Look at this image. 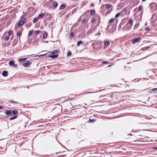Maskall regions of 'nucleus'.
Here are the masks:
<instances>
[{
    "label": "nucleus",
    "mask_w": 157,
    "mask_h": 157,
    "mask_svg": "<svg viewBox=\"0 0 157 157\" xmlns=\"http://www.w3.org/2000/svg\"><path fill=\"white\" fill-rule=\"evenodd\" d=\"M27 59V58H21L19 59L20 62L23 61L24 60H25Z\"/></svg>",
    "instance_id": "25"
},
{
    "label": "nucleus",
    "mask_w": 157,
    "mask_h": 157,
    "mask_svg": "<svg viewBox=\"0 0 157 157\" xmlns=\"http://www.w3.org/2000/svg\"><path fill=\"white\" fill-rule=\"evenodd\" d=\"M45 42L46 43H48V41H45Z\"/></svg>",
    "instance_id": "51"
},
{
    "label": "nucleus",
    "mask_w": 157,
    "mask_h": 157,
    "mask_svg": "<svg viewBox=\"0 0 157 157\" xmlns=\"http://www.w3.org/2000/svg\"><path fill=\"white\" fill-rule=\"evenodd\" d=\"M155 15H152V18H153V17L154 16H155Z\"/></svg>",
    "instance_id": "47"
},
{
    "label": "nucleus",
    "mask_w": 157,
    "mask_h": 157,
    "mask_svg": "<svg viewBox=\"0 0 157 157\" xmlns=\"http://www.w3.org/2000/svg\"><path fill=\"white\" fill-rule=\"evenodd\" d=\"M17 117V116H16L13 117H11L10 118V120L11 121L12 120H13L14 119L16 118Z\"/></svg>",
    "instance_id": "27"
},
{
    "label": "nucleus",
    "mask_w": 157,
    "mask_h": 157,
    "mask_svg": "<svg viewBox=\"0 0 157 157\" xmlns=\"http://www.w3.org/2000/svg\"><path fill=\"white\" fill-rule=\"evenodd\" d=\"M38 18L37 17L33 19V23H35L38 20Z\"/></svg>",
    "instance_id": "17"
},
{
    "label": "nucleus",
    "mask_w": 157,
    "mask_h": 157,
    "mask_svg": "<svg viewBox=\"0 0 157 157\" xmlns=\"http://www.w3.org/2000/svg\"><path fill=\"white\" fill-rule=\"evenodd\" d=\"M14 62L13 61H11L9 62V64L10 66H13L14 65Z\"/></svg>",
    "instance_id": "18"
},
{
    "label": "nucleus",
    "mask_w": 157,
    "mask_h": 157,
    "mask_svg": "<svg viewBox=\"0 0 157 157\" xmlns=\"http://www.w3.org/2000/svg\"><path fill=\"white\" fill-rule=\"evenodd\" d=\"M140 40V38H137L135 39H133L132 40V42L133 44H135L139 42Z\"/></svg>",
    "instance_id": "5"
},
{
    "label": "nucleus",
    "mask_w": 157,
    "mask_h": 157,
    "mask_svg": "<svg viewBox=\"0 0 157 157\" xmlns=\"http://www.w3.org/2000/svg\"><path fill=\"white\" fill-rule=\"evenodd\" d=\"M139 23H136L135 25L134 29H137V28L139 26Z\"/></svg>",
    "instance_id": "20"
},
{
    "label": "nucleus",
    "mask_w": 157,
    "mask_h": 157,
    "mask_svg": "<svg viewBox=\"0 0 157 157\" xmlns=\"http://www.w3.org/2000/svg\"><path fill=\"white\" fill-rule=\"evenodd\" d=\"M21 35V33L20 32H18L17 33V37H20Z\"/></svg>",
    "instance_id": "28"
},
{
    "label": "nucleus",
    "mask_w": 157,
    "mask_h": 157,
    "mask_svg": "<svg viewBox=\"0 0 157 157\" xmlns=\"http://www.w3.org/2000/svg\"><path fill=\"white\" fill-rule=\"evenodd\" d=\"M112 5L109 4H107L105 5V8L107 9H108Z\"/></svg>",
    "instance_id": "15"
},
{
    "label": "nucleus",
    "mask_w": 157,
    "mask_h": 157,
    "mask_svg": "<svg viewBox=\"0 0 157 157\" xmlns=\"http://www.w3.org/2000/svg\"><path fill=\"white\" fill-rule=\"evenodd\" d=\"M154 149L157 150V147H155L154 148Z\"/></svg>",
    "instance_id": "50"
},
{
    "label": "nucleus",
    "mask_w": 157,
    "mask_h": 157,
    "mask_svg": "<svg viewBox=\"0 0 157 157\" xmlns=\"http://www.w3.org/2000/svg\"><path fill=\"white\" fill-rule=\"evenodd\" d=\"M12 111L10 110H6L5 112V113L6 115H9L10 116H12Z\"/></svg>",
    "instance_id": "4"
},
{
    "label": "nucleus",
    "mask_w": 157,
    "mask_h": 157,
    "mask_svg": "<svg viewBox=\"0 0 157 157\" xmlns=\"http://www.w3.org/2000/svg\"><path fill=\"white\" fill-rule=\"evenodd\" d=\"M48 56L53 59H56L58 56V55L56 54L53 55L49 54L48 55Z\"/></svg>",
    "instance_id": "6"
},
{
    "label": "nucleus",
    "mask_w": 157,
    "mask_h": 157,
    "mask_svg": "<svg viewBox=\"0 0 157 157\" xmlns=\"http://www.w3.org/2000/svg\"><path fill=\"white\" fill-rule=\"evenodd\" d=\"M2 111H0V112H2Z\"/></svg>",
    "instance_id": "57"
},
{
    "label": "nucleus",
    "mask_w": 157,
    "mask_h": 157,
    "mask_svg": "<svg viewBox=\"0 0 157 157\" xmlns=\"http://www.w3.org/2000/svg\"><path fill=\"white\" fill-rule=\"evenodd\" d=\"M95 13V11L94 10H92L91 11L90 14L91 15H94Z\"/></svg>",
    "instance_id": "21"
},
{
    "label": "nucleus",
    "mask_w": 157,
    "mask_h": 157,
    "mask_svg": "<svg viewBox=\"0 0 157 157\" xmlns=\"http://www.w3.org/2000/svg\"><path fill=\"white\" fill-rule=\"evenodd\" d=\"M31 64V63L29 61H27L26 63H24L23 65L25 67H29Z\"/></svg>",
    "instance_id": "3"
},
{
    "label": "nucleus",
    "mask_w": 157,
    "mask_h": 157,
    "mask_svg": "<svg viewBox=\"0 0 157 157\" xmlns=\"http://www.w3.org/2000/svg\"><path fill=\"white\" fill-rule=\"evenodd\" d=\"M86 4V3H82V4H81V6L82 7H83Z\"/></svg>",
    "instance_id": "41"
},
{
    "label": "nucleus",
    "mask_w": 157,
    "mask_h": 157,
    "mask_svg": "<svg viewBox=\"0 0 157 157\" xmlns=\"http://www.w3.org/2000/svg\"><path fill=\"white\" fill-rule=\"evenodd\" d=\"M146 0H142V2H144Z\"/></svg>",
    "instance_id": "48"
},
{
    "label": "nucleus",
    "mask_w": 157,
    "mask_h": 157,
    "mask_svg": "<svg viewBox=\"0 0 157 157\" xmlns=\"http://www.w3.org/2000/svg\"><path fill=\"white\" fill-rule=\"evenodd\" d=\"M120 14H121V13H118L115 15V18H117L120 15Z\"/></svg>",
    "instance_id": "26"
},
{
    "label": "nucleus",
    "mask_w": 157,
    "mask_h": 157,
    "mask_svg": "<svg viewBox=\"0 0 157 157\" xmlns=\"http://www.w3.org/2000/svg\"><path fill=\"white\" fill-rule=\"evenodd\" d=\"M74 35V33L73 32H72L70 35V36L71 37H72Z\"/></svg>",
    "instance_id": "37"
},
{
    "label": "nucleus",
    "mask_w": 157,
    "mask_h": 157,
    "mask_svg": "<svg viewBox=\"0 0 157 157\" xmlns=\"http://www.w3.org/2000/svg\"><path fill=\"white\" fill-rule=\"evenodd\" d=\"M71 52H68L67 53V56H70L71 55Z\"/></svg>",
    "instance_id": "36"
},
{
    "label": "nucleus",
    "mask_w": 157,
    "mask_h": 157,
    "mask_svg": "<svg viewBox=\"0 0 157 157\" xmlns=\"http://www.w3.org/2000/svg\"><path fill=\"white\" fill-rule=\"evenodd\" d=\"M114 19L113 18V19H111L109 21V22L110 23H112L113 21H114Z\"/></svg>",
    "instance_id": "32"
},
{
    "label": "nucleus",
    "mask_w": 157,
    "mask_h": 157,
    "mask_svg": "<svg viewBox=\"0 0 157 157\" xmlns=\"http://www.w3.org/2000/svg\"><path fill=\"white\" fill-rule=\"evenodd\" d=\"M2 75L4 77H6L8 75V72L6 71H4L2 73Z\"/></svg>",
    "instance_id": "8"
},
{
    "label": "nucleus",
    "mask_w": 157,
    "mask_h": 157,
    "mask_svg": "<svg viewBox=\"0 0 157 157\" xmlns=\"http://www.w3.org/2000/svg\"><path fill=\"white\" fill-rule=\"evenodd\" d=\"M82 43V40H80L78 41L77 43V46L78 47L79 45Z\"/></svg>",
    "instance_id": "22"
},
{
    "label": "nucleus",
    "mask_w": 157,
    "mask_h": 157,
    "mask_svg": "<svg viewBox=\"0 0 157 157\" xmlns=\"http://www.w3.org/2000/svg\"><path fill=\"white\" fill-rule=\"evenodd\" d=\"M149 48H150V47L147 46L146 47H145L143 48H142V49L143 50H147L149 49Z\"/></svg>",
    "instance_id": "19"
},
{
    "label": "nucleus",
    "mask_w": 157,
    "mask_h": 157,
    "mask_svg": "<svg viewBox=\"0 0 157 157\" xmlns=\"http://www.w3.org/2000/svg\"><path fill=\"white\" fill-rule=\"evenodd\" d=\"M13 66L16 67L17 66V65L14 64V65H13Z\"/></svg>",
    "instance_id": "46"
},
{
    "label": "nucleus",
    "mask_w": 157,
    "mask_h": 157,
    "mask_svg": "<svg viewBox=\"0 0 157 157\" xmlns=\"http://www.w3.org/2000/svg\"><path fill=\"white\" fill-rule=\"evenodd\" d=\"M65 7V5L64 4H62L59 8V9L62 10L64 9Z\"/></svg>",
    "instance_id": "16"
},
{
    "label": "nucleus",
    "mask_w": 157,
    "mask_h": 157,
    "mask_svg": "<svg viewBox=\"0 0 157 157\" xmlns=\"http://www.w3.org/2000/svg\"><path fill=\"white\" fill-rule=\"evenodd\" d=\"M100 34H101V33L99 32V33H98L96 34H95V36H97L98 35Z\"/></svg>",
    "instance_id": "44"
},
{
    "label": "nucleus",
    "mask_w": 157,
    "mask_h": 157,
    "mask_svg": "<svg viewBox=\"0 0 157 157\" xmlns=\"http://www.w3.org/2000/svg\"><path fill=\"white\" fill-rule=\"evenodd\" d=\"M142 6H139L138 9V12L142 10Z\"/></svg>",
    "instance_id": "24"
},
{
    "label": "nucleus",
    "mask_w": 157,
    "mask_h": 157,
    "mask_svg": "<svg viewBox=\"0 0 157 157\" xmlns=\"http://www.w3.org/2000/svg\"><path fill=\"white\" fill-rule=\"evenodd\" d=\"M11 103H18L17 102H16V101H11Z\"/></svg>",
    "instance_id": "43"
},
{
    "label": "nucleus",
    "mask_w": 157,
    "mask_h": 157,
    "mask_svg": "<svg viewBox=\"0 0 157 157\" xmlns=\"http://www.w3.org/2000/svg\"><path fill=\"white\" fill-rule=\"evenodd\" d=\"M86 20L84 19L82 21V23L83 24H84L86 23Z\"/></svg>",
    "instance_id": "38"
},
{
    "label": "nucleus",
    "mask_w": 157,
    "mask_h": 157,
    "mask_svg": "<svg viewBox=\"0 0 157 157\" xmlns=\"http://www.w3.org/2000/svg\"><path fill=\"white\" fill-rule=\"evenodd\" d=\"M57 5L58 3L56 2H55L54 4H53V6L54 8H55L57 7Z\"/></svg>",
    "instance_id": "23"
},
{
    "label": "nucleus",
    "mask_w": 157,
    "mask_h": 157,
    "mask_svg": "<svg viewBox=\"0 0 157 157\" xmlns=\"http://www.w3.org/2000/svg\"><path fill=\"white\" fill-rule=\"evenodd\" d=\"M48 36V33H45L43 35V36L42 38L43 39H45Z\"/></svg>",
    "instance_id": "13"
},
{
    "label": "nucleus",
    "mask_w": 157,
    "mask_h": 157,
    "mask_svg": "<svg viewBox=\"0 0 157 157\" xmlns=\"http://www.w3.org/2000/svg\"><path fill=\"white\" fill-rule=\"evenodd\" d=\"M90 122H93L95 121V120L94 119L90 120Z\"/></svg>",
    "instance_id": "39"
},
{
    "label": "nucleus",
    "mask_w": 157,
    "mask_h": 157,
    "mask_svg": "<svg viewBox=\"0 0 157 157\" xmlns=\"http://www.w3.org/2000/svg\"><path fill=\"white\" fill-rule=\"evenodd\" d=\"M40 30H37L35 31V33L36 34H39L40 33Z\"/></svg>",
    "instance_id": "33"
},
{
    "label": "nucleus",
    "mask_w": 157,
    "mask_h": 157,
    "mask_svg": "<svg viewBox=\"0 0 157 157\" xmlns=\"http://www.w3.org/2000/svg\"><path fill=\"white\" fill-rule=\"evenodd\" d=\"M46 54H43V55H35V57H36V56H39V57H40V56H43L44 55H45Z\"/></svg>",
    "instance_id": "34"
},
{
    "label": "nucleus",
    "mask_w": 157,
    "mask_h": 157,
    "mask_svg": "<svg viewBox=\"0 0 157 157\" xmlns=\"http://www.w3.org/2000/svg\"><path fill=\"white\" fill-rule=\"evenodd\" d=\"M90 93H93L92 92H90Z\"/></svg>",
    "instance_id": "56"
},
{
    "label": "nucleus",
    "mask_w": 157,
    "mask_h": 157,
    "mask_svg": "<svg viewBox=\"0 0 157 157\" xmlns=\"http://www.w3.org/2000/svg\"><path fill=\"white\" fill-rule=\"evenodd\" d=\"M18 113V112L16 110L12 111V114L14 115L17 114Z\"/></svg>",
    "instance_id": "14"
},
{
    "label": "nucleus",
    "mask_w": 157,
    "mask_h": 157,
    "mask_svg": "<svg viewBox=\"0 0 157 157\" xmlns=\"http://www.w3.org/2000/svg\"><path fill=\"white\" fill-rule=\"evenodd\" d=\"M10 38V36H6L5 39V41H7Z\"/></svg>",
    "instance_id": "29"
},
{
    "label": "nucleus",
    "mask_w": 157,
    "mask_h": 157,
    "mask_svg": "<svg viewBox=\"0 0 157 157\" xmlns=\"http://www.w3.org/2000/svg\"><path fill=\"white\" fill-rule=\"evenodd\" d=\"M105 47H107L110 44V42L109 40H105L104 41Z\"/></svg>",
    "instance_id": "10"
},
{
    "label": "nucleus",
    "mask_w": 157,
    "mask_h": 157,
    "mask_svg": "<svg viewBox=\"0 0 157 157\" xmlns=\"http://www.w3.org/2000/svg\"><path fill=\"white\" fill-rule=\"evenodd\" d=\"M95 21H96V19L95 18L93 19L92 20V22L93 23Z\"/></svg>",
    "instance_id": "42"
},
{
    "label": "nucleus",
    "mask_w": 157,
    "mask_h": 157,
    "mask_svg": "<svg viewBox=\"0 0 157 157\" xmlns=\"http://www.w3.org/2000/svg\"><path fill=\"white\" fill-rule=\"evenodd\" d=\"M25 20L26 19L25 18H21V21L18 24V27H20L23 25L24 24Z\"/></svg>",
    "instance_id": "1"
},
{
    "label": "nucleus",
    "mask_w": 157,
    "mask_h": 157,
    "mask_svg": "<svg viewBox=\"0 0 157 157\" xmlns=\"http://www.w3.org/2000/svg\"><path fill=\"white\" fill-rule=\"evenodd\" d=\"M112 66V65H109L108 66V67H111Z\"/></svg>",
    "instance_id": "49"
},
{
    "label": "nucleus",
    "mask_w": 157,
    "mask_h": 157,
    "mask_svg": "<svg viewBox=\"0 0 157 157\" xmlns=\"http://www.w3.org/2000/svg\"><path fill=\"white\" fill-rule=\"evenodd\" d=\"M133 23V20L132 19H130L128 21V24L129 25L132 26Z\"/></svg>",
    "instance_id": "9"
},
{
    "label": "nucleus",
    "mask_w": 157,
    "mask_h": 157,
    "mask_svg": "<svg viewBox=\"0 0 157 157\" xmlns=\"http://www.w3.org/2000/svg\"><path fill=\"white\" fill-rule=\"evenodd\" d=\"M132 26L129 25L128 24H127L123 28L122 30L125 31L126 30H129Z\"/></svg>",
    "instance_id": "2"
},
{
    "label": "nucleus",
    "mask_w": 157,
    "mask_h": 157,
    "mask_svg": "<svg viewBox=\"0 0 157 157\" xmlns=\"http://www.w3.org/2000/svg\"><path fill=\"white\" fill-rule=\"evenodd\" d=\"M94 43L93 44H92V45H94Z\"/></svg>",
    "instance_id": "55"
},
{
    "label": "nucleus",
    "mask_w": 157,
    "mask_h": 157,
    "mask_svg": "<svg viewBox=\"0 0 157 157\" xmlns=\"http://www.w3.org/2000/svg\"><path fill=\"white\" fill-rule=\"evenodd\" d=\"M101 0H100V2H101Z\"/></svg>",
    "instance_id": "54"
},
{
    "label": "nucleus",
    "mask_w": 157,
    "mask_h": 157,
    "mask_svg": "<svg viewBox=\"0 0 157 157\" xmlns=\"http://www.w3.org/2000/svg\"><path fill=\"white\" fill-rule=\"evenodd\" d=\"M150 91L151 93H157V88L151 89Z\"/></svg>",
    "instance_id": "7"
},
{
    "label": "nucleus",
    "mask_w": 157,
    "mask_h": 157,
    "mask_svg": "<svg viewBox=\"0 0 157 157\" xmlns=\"http://www.w3.org/2000/svg\"><path fill=\"white\" fill-rule=\"evenodd\" d=\"M59 51L58 50H56L52 51L51 52V54H58Z\"/></svg>",
    "instance_id": "11"
},
{
    "label": "nucleus",
    "mask_w": 157,
    "mask_h": 157,
    "mask_svg": "<svg viewBox=\"0 0 157 157\" xmlns=\"http://www.w3.org/2000/svg\"><path fill=\"white\" fill-rule=\"evenodd\" d=\"M145 30L146 31L149 32L150 30V29L148 27H147L145 28Z\"/></svg>",
    "instance_id": "30"
},
{
    "label": "nucleus",
    "mask_w": 157,
    "mask_h": 157,
    "mask_svg": "<svg viewBox=\"0 0 157 157\" xmlns=\"http://www.w3.org/2000/svg\"><path fill=\"white\" fill-rule=\"evenodd\" d=\"M3 108V106H0V109H2Z\"/></svg>",
    "instance_id": "45"
},
{
    "label": "nucleus",
    "mask_w": 157,
    "mask_h": 157,
    "mask_svg": "<svg viewBox=\"0 0 157 157\" xmlns=\"http://www.w3.org/2000/svg\"><path fill=\"white\" fill-rule=\"evenodd\" d=\"M109 63L108 62L106 61H103L102 62V63L103 64H106V63Z\"/></svg>",
    "instance_id": "40"
},
{
    "label": "nucleus",
    "mask_w": 157,
    "mask_h": 157,
    "mask_svg": "<svg viewBox=\"0 0 157 157\" xmlns=\"http://www.w3.org/2000/svg\"><path fill=\"white\" fill-rule=\"evenodd\" d=\"M74 129V128H71V129Z\"/></svg>",
    "instance_id": "53"
},
{
    "label": "nucleus",
    "mask_w": 157,
    "mask_h": 157,
    "mask_svg": "<svg viewBox=\"0 0 157 157\" xmlns=\"http://www.w3.org/2000/svg\"><path fill=\"white\" fill-rule=\"evenodd\" d=\"M12 31H9L8 33V34L9 35H11L12 34Z\"/></svg>",
    "instance_id": "35"
},
{
    "label": "nucleus",
    "mask_w": 157,
    "mask_h": 157,
    "mask_svg": "<svg viewBox=\"0 0 157 157\" xmlns=\"http://www.w3.org/2000/svg\"><path fill=\"white\" fill-rule=\"evenodd\" d=\"M32 33L33 32L32 31H30L28 34V36H31L32 34Z\"/></svg>",
    "instance_id": "31"
},
{
    "label": "nucleus",
    "mask_w": 157,
    "mask_h": 157,
    "mask_svg": "<svg viewBox=\"0 0 157 157\" xmlns=\"http://www.w3.org/2000/svg\"><path fill=\"white\" fill-rule=\"evenodd\" d=\"M44 14L43 13L40 14L38 15V16L37 17V18L38 19L44 16Z\"/></svg>",
    "instance_id": "12"
},
{
    "label": "nucleus",
    "mask_w": 157,
    "mask_h": 157,
    "mask_svg": "<svg viewBox=\"0 0 157 157\" xmlns=\"http://www.w3.org/2000/svg\"><path fill=\"white\" fill-rule=\"evenodd\" d=\"M94 5L93 4H91V5H90L91 6H94Z\"/></svg>",
    "instance_id": "52"
}]
</instances>
